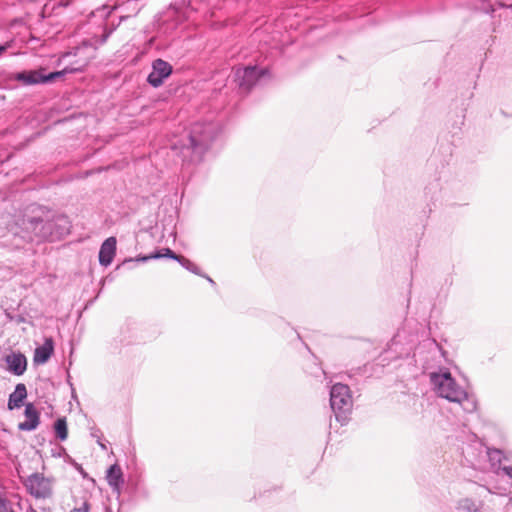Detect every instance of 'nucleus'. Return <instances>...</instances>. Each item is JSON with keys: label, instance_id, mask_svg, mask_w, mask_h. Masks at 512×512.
I'll return each mask as SVG.
<instances>
[{"label": "nucleus", "instance_id": "f257e3e1", "mask_svg": "<svg viewBox=\"0 0 512 512\" xmlns=\"http://www.w3.org/2000/svg\"><path fill=\"white\" fill-rule=\"evenodd\" d=\"M19 235L26 242L42 243L61 239L69 233L70 224L64 215L50 217L49 211L41 206H33L30 214L26 213L16 222Z\"/></svg>", "mask_w": 512, "mask_h": 512}, {"label": "nucleus", "instance_id": "f03ea898", "mask_svg": "<svg viewBox=\"0 0 512 512\" xmlns=\"http://www.w3.org/2000/svg\"><path fill=\"white\" fill-rule=\"evenodd\" d=\"M466 463L476 470L492 471L512 486V464L498 449H489L479 441H474L462 449Z\"/></svg>", "mask_w": 512, "mask_h": 512}, {"label": "nucleus", "instance_id": "7ed1b4c3", "mask_svg": "<svg viewBox=\"0 0 512 512\" xmlns=\"http://www.w3.org/2000/svg\"><path fill=\"white\" fill-rule=\"evenodd\" d=\"M430 381L440 397L458 403L465 412L472 413L477 409L475 397L460 387L449 371L441 370L430 373Z\"/></svg>", "mask_w": 512, "mask_h": 512}, {"label": "nucleus", "instance_id": "20e7f679", "mask_svg": "<svg viewBox=\"0 0 512 512\" xmlns=\"http://www.w3.org/2000/svg\"><path fill=\"white\" fill-rule=\"evenodd\" d=\"M220 131L218 122H197L193 124L188 134L189 144L184 145L182 154L186 157V152L190 151L192 154L191 161H200Z\"/></svg>", "mask_w": 512, "mask_h": 512}, {"label": "nucleus", "instance_id": "39448f33", "mask_svg": "<svg viewBox=\"0 0 512 512\" xmlns=\"http://www.w3.org/2000/svg\"><path fill=\"white\" fill-rule=\"evenodd\" d=\"M330 406L335 414V418L341 425L347 423L352 410V396L350 388L341 383H337L330 390Z\"/></svg>", "mask_w": 512, "mask_h": 512}, {"label": "nucleus", "instance_id": "423d86ee", "mask_svg": "<svg viewBox=\"0 0 512 512\" xmlns=\"http://www.w3.org/2000/svg\"><path fill=\"white\" fill-rule=\"evenodd\" d=\"M53 479L45 477L42 473H33L23 482L25 488L37 499H45L52 496Z\"/></svg>", "mask_w": 512, "mask_h": 512}, {"label": "nucleus", "instance_id": "0eeeda50", "mask_svg": "<svg viewBox=\"0 0 512 512\" xmlns=\"http://www.w3.org/2000/svg\"><path fill=\"white\" fill-rule=\"evenodd\" d=\"M267 71L256 66L239 67L234 70V81L241 91L247 93Z\"/></svg>", "mask_w": 512, "mask_h": 512}, {"label": "nucleus", "instance_id": "6e6552de", "mask_svg": "<svg viewBox=\"0 0 512 512\" xmlns=\"http://www.w3.org/2000/svg\"><path fill=\"white\" fill-rule=\"evenodd\" d=\"M66 69L62 71L51 72L47 75L42 73V70L23 71L16 73L14 79L22 82L25 85H35L40 83L52 82L57 78L65 75Z\"/></svg>", "mask_w": 512, "mask_h": 512}, {"label": "nucleus", "instance_id": "1a4fd4ad", "mask_svg": "<svg viewBox=\"0 0 512 512\" xmlns=\"http://www.w3.org/2000/svg\"><path fill=\"white\" fill-rule=\"evenodd\" d=\"M172 73V66L162 60V59H156L152 63V71L147 77V82L157 88L161 86L164 82V80L170 76Z\"/></svg>", "mask_w": 512, "mask_h": 512}, {"label": "nucleus", "instance_id": "9d476101", "mask_svg": "<svg viewBox=\"0 0 512 512\" xmlns=\"http://www.w3.org/2000/svg\"><path fill=\"white\" fill-rule=\"evenodd\" d=\"M25 421L18 424L21 431H33L40 424V414L33 403H27L24 410Z\"/></svg>", "mask_w": 512, "mask_h": 512}, {"label": "nucleus", "instance_id": "9b49d317", "mask_svg": "<svg viewBox=\"0 0 512 512\" xmlns=\"http://www.w3.org/2000/svg\"><path fill=\"white\" fill-rule=\"evenodd\" d=\"M116 244L115 237H109L102 243L99 251V263L102 266L107 267L112 263L116 253Z\"/></svg>", "mask_w": 512, "mask_h": 512}, {"label": "nucleus", "instance_id": "f8f14e48", "mask_svg": "<svg viewBox=\"0 0 512 512\" xmlns=\"http://www.w3.org/2000/svg\"><path fill=\"white\" fill-rule=\"evenodd\" d=\"M6 363L8 365L9 371L17 376L22 375L27 368L26 357L21 353H12L7 355Z\"/></svg>", "mask_w": 512, "mask_h": 512}, {"label": "nucleus", "instance_id": "ddd939ff", "mask_svg": "<svg viewBox=\"0 0 512 512\" xmlns=\"http://www.w3.org/2000/svg\"><path fill=\"white\" fill-rule=\"evenodd\" d=\"M54 351L52 338H46L43 345L37 347L34 352V362L37 364L46 363Z\"/></svg>", "mask_w": 512, "mask_h": 512}, {"label": "nucleus", "instance_id": "4468645a", "mask_svg": "<svg viewBox=\"0 0 512 512\" xmlns=\"http://www.w3.org/2000/svg\"><path fill=\"white\" fill-rule=\"evenodd\" d=\"M106 478L112 489L115 492L120 493V488L123 485L124 480L122 470L117 464L110 466L107 470Z\"/></svg>", "mask_w": 512, "mask_h": 512}, {"label": "nucleus", "instance_id": "2eb2a0df", "mask_svg": "<svg viewBox=\"0 0 512 512\" xmlns=\"http://www.w3.org/2000/svg\"><path fill=\"white\" fill-rule=\"evenodd\" d=\"M26 397H27L26 386L22 383L17 384L14 392L11 393L9 396L8 409L13 410L16 408H20Z\"/></svg>", "mask_w": 512, "mask_h": 512}, {"label": "nucleus", "instance_id": "dca6fc26", "mask_svg": "<svg viewBox=\"0 0 512 512\" xmlns=\"http://www.w3.org/2000/svg\"><path fill=\"white\" fill-rule=\"evenodd\" d=\"M164 253H154V254H150V255H147V256H144V257H141V258H138L137 260L138 261H143V262H146L148 260H151V259H159V258H162V257H167V258H170V259H173V260H176L178 261L179 257L181 255H177L175 254L171 249L169 248H165L163 249Z\"/></svg>", "mask_w": 512, "mask_h": 512}, {"label": "nucleus", "instance_id": "f3484780", "mask_svg": "<svg viewBox=\"0 0 512 512\" xmlns=\"http://www.w3.org/2000/svg\"><path fill=\"white\" fill-rule=\"evenodd\" d=\"M54 430L56 433V436L61 440L65 441L68 437V428H67V422L65 418H59L54 423Z\"/></svg>", "mask_w": 512, "mask_h": 512}, {"label": "nucleus", "instance_id": "a211bd4d", "mask_svg": "<svg viewBox=\"0 0 512 512\" xmlns=\"http://www.w3.org/2000/svg\"><path fill=\"white\" fill-rule=\"evenodd\" d=\"M177 262H179V264L182 267H184L186 270L190 271L191 273L196 274V275H201V270L199 269V267L195 263L190 261L189 259L185 258L184 256H180Z\"/></svg>", "mask_w": 512, "mask_h": 512}, {"label": "nucleus", "instance_id": "6ab92c4d", "mask_svg": "<svg viewBox=\"0 0 512 512\" xmlns=\"http://www.w3.org/2000/svg\"><path fill=\"white\" fill-rule=\"evenodd\" d=\"M475 8L479 9L485 13H489L493 11L492 5L490 2L486 0H476Z\"/></svg>", "mask_w": 512, "mask_h": 512}, {"label": "nucleus", "instance_id": "aec40b11", "mask_svg": "<svg viewBox=\"0 0 512 512\" xmlns=\"http://www.w3.org/2000/svg\"><path fill=\"white\" fill-rule=\"evenodd\" d=\"M126 16H121L119 22L116 25H113V27L110 30H105V33L102 35V38L100 40V43L103 44L107 41L109 36L112 34V32L119 26V24L126 19Z\"/></svg>", "mask_w": 512, "mask_h": 512}, {"label": "nucleus", "instance_id": "412c9836", "mask_svg": "<svg viewBox=\"0 0 512 512\" xmlns=\"http://www.w3.org/2000/svg\"><path fill=\"white\" fill-rule=\"evenodd\" d=\"M90 510V505L88 502H83L82 505L78 508H74L72 512H88Z\"/></svg>", "mask_w": 512, "mask_h": 512}, {"label": "nucleus", "instance_id": "4be33fe9", "mask_svg": "<svg viewBox=\"0 0 512 512\" xmlns=\"http://www.w3.org/2000/svg\"><path fill=\"white\" fill-rule=\"evenodd\" d=\"M0 512H13L8 505V502L0 498Z\"/></svg>", "mask_w": 512, "mask_h": 512}, {"label": "nucleus", "instance_id": "5701e85b", "mask_svg": "<svg viewBox=\"0 0 512 512\" xmlns=\"http://www.w3.org/2000/svg\"><path fill=\"white\" fill-rule=\"evenodd\" d=\"M201 277H204L205 279H207V281L212 284V285H215V282L212 278H210L209 276L205 275V274H202L200 275Z\"/></svg>", "mask_w": 512, "mask_h": 512}, {"label": "nucleus", "instance_id": "b1692460", "mask_svg": "<svg viewBox=\"0 0 512 512\" xmlns=\"http://www.w3.org/2000/svg\"><path fill=\"white\" fill-rule=\"evenodd\" d=\"M9 45H0V56L8 49Z\"/></svg>", "mask_w": 512, "mask_h": 512}, {"label": "nucleus", "instance_id": "393cba45", "mask_svg": "<svg viewBox=\"0 0 512 512\" xmlns=\"http://www.w3.org/2000/svg\"><path fill=\"white\" fill-rule=\"evenodd\" d=\"M468 510H469V511L476 512V511H477V508H476V507H474V508L468 507Z\"/></svg>", "mask_w": 512, "mask_h": 512}, {"label": "nucleus", "instance_id": "a878e982", "mask_svg": "<svg viewBox=\"0 0 512 512\" xmlns=\"http://www.w3.org/2000/svg\"><path fill=\"white\" fill-rule=\"evenodd\" d=\"M27 512H36L33 508H29V510Z\"/></svg>", "mask_w": 512, "mask_h": 512}]
</instances>
